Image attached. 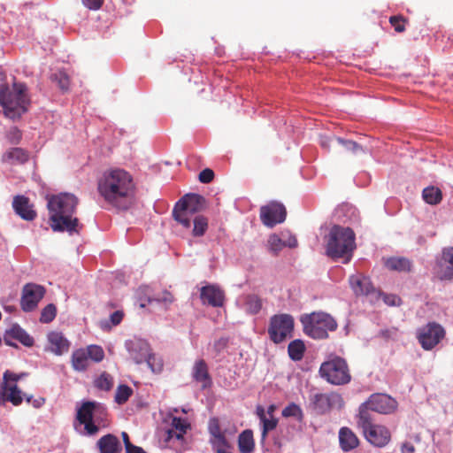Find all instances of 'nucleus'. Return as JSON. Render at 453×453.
<instances>
[{
    "label": "nucleus",
    "instance_id": "1",
    "mask_svg": "<svg viewBox=\"0 0 453 453\" xmlns=\"http://www.w3.org/2000/svg\"><path fill=\"white\" fill-rule=\"evenodd\" d=\"M97 190L108 204L118 210L126 211L133 204L135 185L127 171L114 168L102 174L97 182Z\"/></svg>",
    "mask_w": 453,
    "mask_h": 453
},
{
    "label": "nucleus",
    "instance_id": "2",
    "mask_svg": "<svg viewBox=\"0 0 453 453\" xmlns=\"http://www.w3.org/2000/svg\"><path fill=\"white\" fill-rule=\"evenodd\" d=\"M79 199L71 193H60L48 198L47 208L51 229L54 232H68L79 234V219L73 217Z\"/></svg>",
    "mask_w": 453,
    "mask_h": 453
},
{
    "label": "nucleus",
    "instance_id": "3",
    "mask_svg": "<svg viewBox=\"0 0 453 453\" xmlns=\"http://www.w3.org/2000/svg\"><path fill=\"white\" fill-rule=\"evenodd\" d=\"M204 199L199 195H187L179 200L173 207L174 220L185 229H190L194 237L203 236L208 229V219L197 214L196 205Z\"/></svg>",
    "mask_w": 453,
    "mask_h": 453
},
{
    "label": "nucleus",
    "instance_id": "4",
    "mask_svg": "<svg viewBox=\"0 0 453 453\" xmlns=\"http://www.w3.org/2000/svg\"><path fill=\"white\" fill-rule=\"evenodd\" d=\"M29 104L27 88L24 83L14 82L12 88L4 84L0 86V105L5 117L19 119L27 111Z\"/></svg>",
    "mask_w": 453,
    "mask_h": 453
},
{
    "label": "nucleus",
    "instance_id": "5",
    "mask_svg": "<svg viewBox=\"0 0 453 453\" xmlns=\"http://www.w3.org/2000/svg\"><path fill=\"white\" fill-rule=\"evenodd\" d=\"M301 322L305 334L313 339L326 338L329 331L337 328L336 321L329 314L322 311L304 314L301 317Z\"/></svg>",
    "mask_w": 453,
    "mask_h": 453
},
{
    "label": "nucleus",
    "instance_id": "6",
    "mask_svg": "<svg viewBox=\"0 0 453 453\" xmlns=\"http://www.w3.org/2000/svg\"><path fill=\"white\" fill-rule=\"evenodd\" d=\"M295 327V319L288 313L275 314L270 318L267 333L270 340L280 344L287 339L292 338Z\"/></svg>",
    "mask_w": 453,
    "mask_h": 453
},
{
    "label": "nucleus",
    "instance_id": "7",
    "mask_svg": "<svg viewBox=\"0 0 453 453\" xmlns=\"http://www.w3.org/2000/svg\"><path fill=\"white\" fill-rule=\"evenodd\" d=\"M360 424L366 440L375 447L383 448L391 440V433L382 425L372 424L365 410L359 412Z\"/></svg>",
    "mask_w": 453,
    "mask_h": 453
},
{
    "label": "nucleus",
    "instance_id": "8",
    "mask_svg": "<svg viewBox=\"0 0 453 453\" xmlns=\"http://www.w3.org/2000/svg\"><path fill=\"white\" fill-rule=\"evenodd\" d=\"M107 414L106 408L97 402H85L78 409L77 419L84 425V428L88 434L93 435L98 432V426L93 421L96 418L97 421L98 418Z\"/></svg>",
    "mask_w": 453,
    "mask_h": 453
},
{
    "label": "nucleus",
    "instance_id": "9",
    "mask_svg": "<svg viewBox=\"0 0 453 453\" xmlns=\"http://www.w3.org/2000/svg\"><path fill=\"white\" fill-rule=\"evenodd\" d=\"M444 328L436 322H429L419 328L418 340L425 350L433 349L445 337Z\"/></svg>",
    "mask_w": 453,
    "mask_h": 453
},
{
    "label": "nucleus",
    "instance_id": "10",
    "mask_svg": "<svg viewBox=\"0 0 453 453\" xmlns=\"http://www.w3.org/2000/svg\"><path fill=\"white\" fill-rule=\"evenodd\" d=\"M397 408V402L386 394H372L368 400L364 403L360 408L361 410H365L368 412V410L372 411H376L381 414H390L393 413Z\"/></svg>",
    "mask_w": 453,
    "mask_h": 453
},
{
    "label": "nucleus",
    "instance_id": "11",
    "mask_svg": "<svg viewBox=\"0 0 453 453\" xmlns=\"http://www.w3.org/2000/svg\"><path fill=\"white\" fill-rule=\"evenodd\" d=\"M433 273L441 280H453V247L442 250L433 267Z\"/></svg>",
    "mask_w": 453,
    "mask_h": 453
},
{
    "label": "nucleus",
    "instance_id": "12",
    "mask_svg": "<svg viewBox=\"0 0 453 453\" xmlns=\"http://www.w3.org/2000/svg\"><path fill=\"white\" fill-rule=\"evenodd\" d=\"M45 294V288L35 283H27L22 288L20 299L21 309L26 311H34Z\"/></svg>",
    "mask_w": 453,
    "mask_h": 453
},
{
    "label": "nucleus",
    "instance_id": "13",
    "mask_svg": "<svg viewBox=\"0 0 453 453\" xmlns=\"http://www.w3.org/2000/svg\"><path fill=\"white\" fill-rule=\"evenodd\" d=\"M287 211L285 206L278 202H271L260 209V219L268 227L285 221Z\"/></svg>",
    "mask_w": 453,
    "mask_h": 453
},
{
    "label": "nucleus",
    "instance_id": "14",
    "mask_svg": "<svg viewBox=\"0 0 453 453\" xmlns=\"http://www.w3.org/2000/svg\"><path fill=\"white\" fill-rule=\"evenodd\" d=\"M200 298L203 304L222 307L225 303V293L219 287L210 284L201 288Z\"/></svg>",
    "mask_w": 453,
    "mask_h": 453
},
{
    "label": "nucleus",
    "instance_id": "15",
    "mask_svg": "<svg viewBox=\"0 0 453 453\" xmlns=\"http://www.w3.org/2000/svg\"><path fill=\"white\" fill-rule=\"evenodd\" d=\"M12 208L17 215L27 221H32L37 216L29 198L23 195H18L13 197Z\"/></svg>",
    "mask_w": 453,
    "mask_h": 453
},
{
    "label": "nucleus",
    "instance_id": "16",
    "mask_svg": "<svg viewBox=\"0 0 453 453\" xmlns=\"http://www.w3.org/2000/svg\"><path fill=\"white\" fill-rule=\"evenodd\" d=\"M349 284L357 296H369L376 292L371 280L361 273L351 275L349 279Z\"/></svg>",
    "mask_w": 453,
    "mask_h": 453
},
{
    "label": "nucleus",
    "instance_id": "17",
    "mask_svg": "<svg viewBox=\"0 0 453 453\" xmlns=\"http://www.w3.org/2000/svg\"><path fill=\"white\" fill-rule=\"evenodd\" d=\"M356 234L349 228H342V264H348L356 250Z\"/></svg>",
    "mask_w": 453,
    "mask_h": 453
},
{
    "label": "nucleus",
    "instance_id": "18",
    "mask_svg": "<svg viewBox=\"0 0 453 453\" xmlns=\"http://www.w3.org/2000/svg\"><path fill=\"white\" fill-rule=\"evenodd\" d=\"M319 374L328 383L340 385V357L322 363Z\"/></svg>",
    "mask_w": 453,
    "mask_h": 453
},
{
    "label": "nucleus",
    "instance_id": "19",
    "mask_svg": "<svg viewBox=\"0 0 453 453\" xmlns=\"http://www.w3.org/2000/svg\"><path fill=\"white\" fill-rule=\"evenodd\" d=\"M191 375L196 382L201 384L203 389L210 388L212 384L208 365L203 359H198L194 363Z\"/></svg>",
    "mask_w": 453,
    "mask_h": 453
},
{
    "label": "nucleus",
    "instance_id": "20",
    "mask_svg": "<svg viewBox=\"0 0 453 453\" xmlns=\"http://www.w3.org/2000/svg\"><path fill=\"white\" fill-rule=\"evenodd\" d=\"M326 253L333 258L337 259L340 257V226L334 225L329 233L325 236Z\"/></svg>",
    "mask_w": 453,
    "mask_h": 453
},
{
    "label": "nucleus",
    "instance_id": "21",
    "mask_svg": "<svg viewBox=\"0 0 453 453\" xmlns=\"http://www.w3.org/2000/svg\"><path fill=\"white\" fill-rule=\"evenodd\" d=\"M151 349L150 344L142 340H137L131 343L129 353L136 364H142L149 357Z\"/></svg>",
    "mask_w": 453,
    "mask_h": 453
},
{
    "label": "nucleus",
    "instance_id": "22",
    "mask_svg": "<svg viewBox=\"0 0 453 453\" xmlns=\"http://www.w3.org/2000/svg\"><path fill=\"white\" fill-rule=\"evenodd\" d=\"M96 445L100 453H120L122 451L118 437L111 434L102 436Z\"/></svg>",
    "mask_w": 453,
    "mask_h": 453
},
{
    "label": "nucleus",
    "instance_id": "23",
    "mask_svg": "<svg viewBox=\"0 0 453 453\" xmlns=\"http://www.w3.org/2000/svg\"><path fill=\"white\" fill-rule=\"evenodd\" d=\"M14 339L19 341L26 347H32L34 345V339L18 324H14L5 331L4 341Z\"/></svg>",
    "mask_w": 453,
    "mask_h": 453
},
{
    "label": "nucleus",
    "instance_id": "24",
    "mask_svg": "<svg viewBox=\"0 0 453 453\" xmlns=\"http://www.w3.org/2000/svg\"><path fill=\"white\" fill-rule=\"evenodd\" d=\"M171 428L167 430V436L165 441H170L173 438L177 440H182L184 434L187 433L188 429L190 427V425L187 422L186 419L173 417L171 422Z\"/></svg>",
    "mask_w": 453,
    "mask_h": 453
},
{
    "label": "nucleus",
    "instance_id": "25",
    "mask_svg": "<svg viewBox=\"0 0 453 453\" xmlns=\"http://www.w3.org/2000/svg\"><path fill=\"white\" fill-rule=\"evenodd\" d=\"M48 341L50 350L56 355H62L69 349L70 343L61 333L50 332L48 334Z\"/></svg>",
    "mask_w": 453,
    "mask_h": 453
},
{
    "label": "nucleus",
    "instance_id": "26",
    "mask_svg": "<svg viewBox=\"0 0 453 453\" xmlns=\"http://www.w3.org/2000/svg\"><path fill=\"white\" fill-rule=\"evenodd\" d=\"M28 152L19 147L11 148L2 155V161L11 165L24 164L28 161Z\"/></svg>",
    "mask_w": 453,
    "mask_h": 453
},
{
    "label": "nucleus",
    "instance_id": "27",
    "mask_svg": "<svg viewBox=\"0 0 453 453\" xmlns=\"http://www.w3.org/2000/svg\"><path fill=\"white\" fill-rule=\"evenodd\" d=\"M72 367L76 372H85L90 364L88 351L85 348L74 350L71 357Z\"/></svg>",
    "mask_w": 453,
    "mask_h": 453
},
{
    "label": "nucleus",
    "instance_id": "28",
    "mask_svg": "<svg viewBox=\"0 0 453 453\" xmlns=\"http://www.w3.org/2000/svg\"><path fill=\"white\" fill-rule=\"evenodd\" d=\"M385 266L390 271L409 273L411 271L412 263L406 257H393L385 261Z\"/></svg>",
    "mask_w": 453,
    "mask_h": 453
},
{
    "label": "nucleus",
    "instance_id": "29",
    "mask_svg": "<svg viewBox=\"0 0 453 453\" xmlns=\"http://www.w3.org/2000/svg\"><path fill=\"white\" fill-rule=\"evenodd\" d=\"M238 448L241 453H251L254 450L255 441L250 429H246L239 434Z\"/></svg>",
    "mask_w": 453,
    "mask_h": 453
},
{
    "label": "nucleus",
    "instance_id": "30",
    "mask_svg": "<svg viewBox=\"0 0 453 453\" xmlns=\"http://www.w3.org/2000/svg\"><path fill=\"white\" fill-rule=\"evenodd\" d=\"M359 440L357 435L348 427H342V449L344 451L357 448Z\"/></svg>",
    "mask_w": 453,
    "mask_h": 453
},
{
    "label": "nucleus",
    "instance_id": "31",
    "mask_svg": "<svg viewBox=\"0 0 453 453\" xmlns=\"http://www.w3.org/2000/svg\"><path fill=\"white\" fill-rule=\"evenodd\" d=\"M305 349V345L302 340H294L288 346V356L293 361L302 360Z\"/></svg>",
    "mask_w": 453,
    "mask_h": 453
},
{
    "label": "nucleus",
    "instance_id": "32",
    "mask_svg": "<svg viewBox=\"0 0 453 453\" xmlns=\"http://www.w3.org/2000/svg\"><path fill=\"white\" fill-rule=\"evenodd\" d=\"M314 410L318 413H324L331 408L330 397L326 394H316L311 399Z\"/></svg>",
    "mask_w": 453,
    "mask_h": 453
},
{
    "label": "nucleus",
    "instance_id": "33",
    "mask_svg": "<svg viewBox=\"0 0 453 453\" xmlns=\"http://www.w3.org/2000/svg\"><path fill=\"white\" fill-rule=\"evenodd\" d=\"M422 197L426 203L435 205L441 203L442 193L439 188L430 186L423 189Z\"/></svg>",
    "mask_w": 453,
    "mask_h": 453
},
{
    "label": "nucleus",
    "instance_id": "34",
    "mask_svg": "<svg viewBox=\"0 0 453 453\" xmlns=\"http://www.w3.org/2000/svg\"><path fill=\"white\" fill-rule=\"evenodd\" d=\"M243 307L248 313L257 314L262 308V300L257 295H248L244 297Z\"/></svg>",
    "mask_w": 453,
    "mask_h": 453
},
{
    "label": "nucleus",
    "instance_id": "35",
    "mask_svg": "<svg viewBox=\"0 0 453 453\" xmlns=\"http://www.w3.org/2000/svg\"><path fill=\"white\" fill-rule=\"evenodd\" d=\"M26 376V373H15L9 370L5 371L3 375V383L1 385V391H5L7 388H18V381Z\"/></svg>",
    "mask_w": 453,
    "mask_h": 453
},
{
    "label": "nucleus",
    "instance_id": "36",
    "mask_svg": "<svg viewBox=\"0 0 453 453\" xmlns=\"http://www.w3.org/2000/svg\"><path fill=\"white\" fill-rule=\"evenodd\" d=\"M3 399L12 403L14 406H19L23 402L22 391L19 388H10L5 391H1Z\"/></svg>",
    "mask_w": 453,
    "mask_h": 453
},
{
    "label": "nucleus",
    "instance_id": "37",
    "mask_svg": "<svg viewBox=\"0 0 453 453\" xmlns=\"http://www.w3.org/2000/svg\"><path fill=\"white\" fill-rule=\"evenodd\" d=\"M281 415L284 418H295L298 421H302L303 418V413L299 405L295 403H291L287 405L281 411Z\"/></svg>",
    "mask_w": 453,
    "mask_h": 453
},
{
    "label": "nucleus",
    "instance_id": "38",
    "mask_svg": "<svg viewBox=\"0 0 453 453\" xmlns=\"http://www.w3.org/2000/svg\"><path fill=\"white\" fill-rule=\"evenodd\" d=\"M145 363L154 373H160L163 371L164 361L162 357L151 351L149 353V357L146 358Z\"/></svg>",
    "mask_w": 453,
    "mask_h": 453
},
{
    "label": "nucleus",
    "instance_id": "39",
    "mask_svg": "<svg viewBox=\"0 0 453 453\" xmlns=\"http://www.w3.org/2000/svg\"><path fill=\"white\" fill-rule=\"evenodd\" d=\"M268 250L274 255H278L279 252L285 248L283 243V238L276 234H271L268 238Z\"/></svg>",
    "mask_w": 453,
    "mask_h": 453
},
{
    "label": "nucleus",
    "instance_id": "40",
    "mask_svg": "<svg viewBox=\"0 0 453 453\" xmlns=\"http://www.w3.org/2000/svg\"><path fill=\"white\" fill-rule=\"evenodd\" d=\"M209 430L211 434L219 441L222 445L226 444V440L225 435L222 434L219 426V423L218 418H211L209 423Z\"/></svg>",
    "mask_w": 453,
    "mask_h": 453
},
{
    "label": "nucleus",
    "instance_id": "41",
    "mask_svg": "<svg viewBox=\"0 0 453 453\" xmlns=\"http://www.w3.org/2000/svg\"><path fill=\"white\" fill-rule=\"evenodd\" d=\"M133 390L127 385H119L116 390L115 401L119 404L125 403L128 398L132 395Z\"/></svg>",
    "mask_w": 453,
    "mask_h": 453
},
{
    "label": "nucleus",
    "instance_id": "42",
    "mask_svg": "<svg viewBox=\"0 0 453 453\" xmlns=\"http://www.w3.org/2000/svg\"><path fill=\"white\" fill-rule=\"evenodd\" d=\"M85 349L88 351L89 361L99 363L104 358V351L98 345H89Z\"/></svg>",
    "mask_w": 453,
    "mask_h": 453
},
{
    "label": "nucleus",
    "instance_id": "43",
    "mask_svg": "<svg viewBox=\"0 0 453 453\" xmlns=\"http://www.w3.org/2000/svg\"><path fill=\"white\" fill-rule=\"evenodd\" d=\"M95 386L102 390L109 391L113 386V380L110 374L103 372L96 380Z\"/></svg>",
    "mask_w": 453,
    "mask_h": 453
},
{
    "label": "nucleus",
    "instance_id": "44",
    "mask_svg": "<svg viewBox=\"0 0 453 453\" xmlns=\"http://www.w3.org/2000/svg\"><path fill=\"white\" fill-rule=\"evenodd\" d=\"M56 314H57L56 306L51 303L48 304L47 306H45L42 309V311L41 312L40 321L42 323H50L55 319Z\"/></svg>",
    "mask_w": 453,
    "mask_h": 453
},
{
    "label": "nucleus",
    "instance_id": "45",
    "mask_svg": "<svg viewBox=\"0 0 453 453\" xmlns=\"http://www.w3.org/2000/svg\"><path fill=\"white\" fill-rule=\"evenodd\" d=\"M389 23L396 33H403L405 31L407 19L402 15L391 16L389 18Z\"/></svg>",
    "mask_w": 453,
    "mask_h": 453
},
{
    "label": "nucleus",
    "instance_id": "46",
    "mask_svg": "<svg viewBox=\"0 0 453 453\" xmlns=\"http://www.w3.org/2000/svg\"><path fill=\"white\" fill-rule=\"evenodd\" d=\"M6 138L11 144L17 145L21 141L22 133L17 127H12L7 132Z\"/></svg>",
    "mask_w": 453,
    "mask_h": 453
},
{
    "label": "nucleus",
    "instance_id": "47",
    "mask_svg": "<svg viewBox=\"0 0 453 453\" xmlns=\"http://www.w3.org/2000/svg\"><path fill=\"white\" fill-rule=\"evenodd\" d=\"M261 422L263 423V429H262L261 436H262V440H265V438L268 434V432L276 428L278 420L273 418H272L271 419L265 418V419H262Z\"/></svg>",
    "mask_w": 453,
    "mask_h": 453
},
{
    "label": "nucleus",
    "instance_id": "48",
    "mask_svg": "<svg viewBox=\"0 0 453 453\" xmlns=\"http://www.w3.org/2000/svg\"><path fill=\"white\" fill-rule=\"evenodd\" d=\"M173 300H174L173 296L170 292L164 291L160 295H158L157 297L149 298L148 302H149V303H151L152 302H157V303H162L165 305H168V304L172 303L173 302Z\"/></svg>",
    "mask_w": 453,
    "mask_h": 453
},
{
    "label": "nucleus",
    "instance_id": "49",
    "mask_svg": "<svg viewBox=\"0 0 453 453\" xmlns=\"http://www.w3.org/2000/svg\"><path fill=\"white\" fill-rule=\"evenodd\" d=\"M280 235L283 238V243L285 244V247L291 249L297 247L298 242L296 235L290 234L289 232H281Z\"/></svg>",
    "mask_w": 453,
    "mask_h": 453
},
{
    "label": "nucleus",
    "instance_id": "50",
    "mask_svg": "<svg viewBox=\"0 0 453 453\" xmlns=\"http://www.w3.org/2000/svg\"><path fill=\"white\" fill-rule=\"evenodd\" d=\"M342 146L343 149L347 151L353 152V153H359L363 151V149L361 146H359L357 142L349 141V140H342Z\"/></svg>",
    "mask_w": 453,
    "mask_h": 453
},
{
    "label": "nucleus",
    "instance_id": "51",
    "mask_svg": "<svg viewBox=\"0 0 453 453\" xmlns=\"http://www.w3.org/2000/svg\"><path fill=\"white\" fill-rule=\"evenodd\" d=\"M198 179L202 183H210L214 179V172L210 168H205L200 172Z\"/></svg>",
    "mask_w": 453,
    "mask_h": 453
},
{
    "label": "nucleus",
    "instance_id": "52",
    "mask_svg": "<svg viewBox=\"0 0 453 453\" xmlns=\"http://www.w3.org/2000/svg\"><path fill=\"white\" fill-rule=\"evenodd\" d=\"M351 380V375L348 365L344 359L342 358V385L348 384Z\"/></svg>",
    "mask_w": 453,
    "mask_h": 453
},
{
    "label": "nucleus",
    "instance_id": "53",
    "mask_svg": "<svg viewBox=\"0 0 453 453\" xmlns=\"http://www.w3.org/2000/svg\"><path fill=\"white\" fill-rule=\"evenodd\" d=\"M81 2L84 6L93 11L99 10L104 4V0H81Z\"/></svg>",
    "mask_w": 453,
    "mask_h": 453
},
{
    "label": "nucleus",
    "instance_id": "54",
    "mask_svg": "<svg viewBox=\"0 0 453 453\" xmlns=\"http://www.w3.org/2000/svg\"><path fill=\"white\" fill-rule=\"evenodd\" d=\"M56 79H58V85L61 89L65 90L69 87V78L64 73H59L55 74Z\"/></svg>",
    "mask_w": 453,
    "mask_h": 453
},
{
    "label": "nucleus",
    "instance_id": "55",
    "mask_svg": "<svg viewBox=\"0 0 453 453\" xmlns=\"http://www.w3.org/2000/svg\"><path fill=\"white\" fill-rule=\"evenodd\" d=\"M26 400L28 403H31L35 408H40L45 403V398H43V397L34 398L32 395L27 396Z\"/></svg>",
    "mask_w": 453,
    "mask_h": 453
},
{
    "label": "nucleus",
    "instance_id": "56",
    "mask_svg": "<svg viewBox=\"0 0 453 453\" xmlns=\"http://www.w3.org/2000/svg\"><path fill=\"white\" fill-rule=\"evenodd\" d=\"M334 141H338V138L335 136L322 135L320 137V144L325 149H329L330 143Z\"/></svg>",
    "mask_w": 453,
    "mask_h": 453
},
{
    "label": "nucleus",
    "instance_id": "57",
    "mask_svg": "<svg viewBox=\"0 0 453 453\" xmlns=\"http://www.w3.org/2000/svg\"><path fill=\"white\" fill-rule=\"evenodd\" d=\"M123 317H124L123 311H116L111 315V318H110L111 322L112 323L113 326H117L122 321Z\"/></svg>",
    "mask_w": 453,
    "mask_h": 453
},
{
    "label": "nucleus",
    "instance_id": "58",
    "mask_svg": "<svg viewBox=\"0 0 453 453\" xmlns=\"http://www.w3.org/2000/svg\"><path fill=\"white\" fill-rule=\"evenodd\" d=\"M401 453H415L416 449L411 441H404L401 444Z\"/></svg>",
    "mask_w": 453,
    "mask_h": 453
},
{
    "label": "nucleus",
    "instance_id": "59",
    "mask_svg": "<svg viewBox=\"0 0 453 453\" xmlns=\"http://www.w3.org/2000/svg\"><path fill=\"white\" fill-rule=\"evenodd\" d=\"M346 211L349 213V218H356L357 217V210L352 205L347 203H342V212Z\"/></svg>",
    "mask_w": 453,
    "mask_h": 453
},
{
    "label": "nucleus",
    "instance_id": "60",
    "mask_svg": "<svg viewBox=\"0 0 453 453\" xmlns=\"http://www.w3.org/2000/svg\"><path fill=\"white\" fill-rule=\"evenodd\" d=\"M384 302L387 304L391 305V306L399 305L400 304V298L397 297L395 295L385 296H384Z\"/></svg>",
    "mask_w": 453,
    "mask_h": 453
},
{
    "label": "nucleus",
    "instance_id": "61",
    "mask_svg": "<svg viewBox=\"0 0 453 453\" xmlns=\"http://www.w3.org/2000/svg\"><path fill=\"white\" fill-rule=\"evenodd\" d=\"M126 453H146V451L142 448L133 444L132 446H129V448L126 449Z\"/></svg>",
    "mask_w": 453,
    "mask_h": 453
},
{
    "label": "nucleus",
    "instance_id": "62",
    "mask_svg": "<svg viewBox=\"0 0 453 453\" xmlns=\"http://www.w3.org/2000/svg\"><path fill=\"white\" fill-rule=\"evenodd\" d=\"M121 437H122V440H123V442H124V445H125V449H128L129 446H132L133 443L130 441V439H129V435L127 432H122L121 433Z\"/></svg>",
    "mask_w": 453,
    "mask_h": 453
},
{
    "label": "nucleus",
    "instance_id": "63",
    "mask_svg": "<svg viewBox=\"0 0 453 453\" xmlns=\"http://www.w3.org/2000/svg\"><path fill=\"white\" fill-rule=\"evenodd\" d=\"M257 416L259 417L260 420L262 419H265V418H266L265 416V410L263 407L261 406H258L257 409Z\"/></svg>",
    "mask_w": 453,
    "mask_h": 453
},
{
    "label": "nucleus",
    "instance_id": "64",
    "mask_svg": "<svg viewBox=\"0 0 453 453\" xmlns=\"http://www.w3.org/2000/svg\"><path fill=\"white\" fill-rule=\"evenodd\" d=\"M13 339H9L8 341H4V343L8 346H11V347H15L17 348V345L12 342Z\"/></svg>",
    "mask_w": 453,
    "mask_h": 453
}]
</instances>
